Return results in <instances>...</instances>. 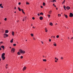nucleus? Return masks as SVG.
<instances>
[{"instance_id": "f257e3e1", "label": "nucleus", "mask_w": 73, "mask_h": 73, "mask_svg": "<svg viewBox=\"0 0 73 73\" xmlns=\"http://www.w3.org/2000/svg\"><path fill=\"white\" fill-rule=\"evenodd\" d=\"M19 52L21 53H22V54H24L25 53V52L24 50H22L20 49L19 50Z\"/></svg>"}, {"instance_id": "f03ea898", "label": "nucleus", "mask_w": 73, "mask_h": 73, "mask_svg": "<svg viewBox=\"0 0 73 73\" xmlns=\"http://www.w3.org/2000/svg\"><path fill=\"white\" fill-rule=\"evenodd\" d=\"M15 51V49L14 48H12L11 50V52L12 53H14Z\"/></svg>"}, {"instance_id": "7ed1b4c3", "label": "nucleus", "mask_w": 73, "mask_h": 73, "mask_svg": "<svg viewBox=\"0 0 73 73\" xmlns=\"http://www.w3.org/2000/svg\"><path fill=\"white\" fill-rule=\"evenodd\" d=\"M69 17H73V14L72 13H70Z\"/></svg>"}, {"instance_id": "20e7f679", "label": "nucleus", "mask_w": 73, "mask_h": 73, "mask_svg": "<svg viewBox=\"0 0 73 73\" xmlns=\"http://www.w3.org/2000/svg\"><path fill=\"white\" fill-rule=\"evenodd\" d=\"M66 9H67V10H69V9H70V7L69 6H67L66 7Z\"/></svg>"}, {"instance_id": "39448f33", "label": "nucleus", "mask_w": 73, "mask_h": 73, "mask_svg": "<svg viewBox=\"0 0 73 73\" xmlns=\"http://www.w3.org/2000/svg\"><path fill=\"white\" fill-rule=\"evenodd\" d=\"M1 57L3 60H4L5 58V56H1Z\"/></svg>"}, {"instance_id": "423d86ee", "label": "nucleus", "mask_w": 73, "mask_h": 73, "mask_svg": "<svg viewBox=\"0 0 73 73\" xmlns=\"http://www.w3.org/2000/svg\"><path fill=\"white\" fill-rule=\"evenodd\" d=\"M27 68V67H24L23 69V71H24L25 70H26V69Z\"/></svg>"}, {"instance_id": "0eeeda50", "label": "nucleus", "mask_w": 73, "mask_h": 73, "mask_svg": "<svg viewBox=\"0 0 73 73\" xmlns=\"http://www.w3.org/2000/svg\"><path fill=\"white\" fill-rule=\"evenodd\" d=\"M1 48H3V50H4V48H5V47L4 46H1Z\"/></svg>"}, {"instance_id": "6e6552de", "label": "nucleus", "mask_w": 73, "mask_h": 73, "mask_svg": "<svg viewBox=\"0 0 73 73\" xmlns=\"http://www.w3.org/2000/svg\"><path fill=\"white\" fill-rule=\"evenodd\" d=\"M4 35L6 36V37L8 36V35H7V34H4Z\"/></svg>"}, {"instance_id": "1a4fd4ad", "label": "nucleus", "mask_w": 73, "mask_h": 73, "mask_svg": "<svg viewBox=\"0 0 73 73\" xmlns=\"http://www.w3.org/2000/svg\"><path fill=\"white\" fill-rule=\"evenodd\" d=\"M4 56H5V53H3L2 54L1 57Z\"/></svg>"}, {"instance_id": "9d476101", "label": "nucleus", "mask_w": 73, "mask_h": 73, "mask_svg": "<svg viewBox=\"0 0 73 73\" xmlns=\"http://www.w3.org/2000/svg\"><path fill=\"white\" fill-rule=\"evenodd\" d=\"M52 11H49L48 12V13H49V14H52Z\"/></svg>"}, {"instance_id": "9b49d317", "label": "nucleus", "mask_w": 73, "mask_h": 73, "mask_svg": "<svg viewBox=\"0 0 73 73\" xmlns=\"http://www.w3.org/2000/svg\"><path fill=\"white\" fill-rule=\"evenodd\" d=\"M64 16L67 19L68 18V15H65V14H64Z\"/></svg>"}, {"instance_id": "f8f14e48", "label": "nucleus", "mask_w": 73, "mask_h": 73, "mask_svg": "<svg viewBox=\"0 0 73 73\" xmlns=\"http://www.w3.org/2000/svg\"><path fill=\"white\" fill-rule=\"evenodd\" d=\"M40 19L41 20H42V19H43V17H40Z\"/></svg>"}, {"instance_id": "ddd939ff", "label": "nucleus", "mask_w": 73, "mask_h": 73, "mask_svg": "<svg viewBox=\"0 0 73 73\" xmlns=\"http://www.w3.org/2000/svg\"><path fill=\"white\" fill-rule=\"evenodd\" d=\"M13 38H12V39L10 41V42H11V43H12V42H13Z\"/></svg>"}, {"instance_id": "4468645a", "label": "nucleus", "mask_w": 73, "mask_h": 73, "mask_svg": "<svg viewBox=\"0 0 73 73\" xmlns=\"http://www.w3.org/2000/svg\"><path fill=\"white\" fill-rule=\"evenodd\" d=\"M17 54L18 55H20V54H21L20 53V52H17Z\"/></svg>"}, {"instance_id": "2eb2a0df", "label": "nucleus", "mask_w": 73, "mask_h": 73, "mask_svg": "<svg viewBox=\"0 0 73 73\" xmlns=\"http://www.w3.org/2000/svg\"><path fill=\"white\" fill-rule=\"evenodd\" d=\"M8 33V30H5V33Z\"/></svg>"}, {"instance_id": "dca6fc26", "label": "nucleus", "mask_w": 73, "mask_h": 73, "mask_svg": "<svg viewBox=\"0 0 73 73\" xmlns=\"http://www.w3.org/2000/svg\"><path fill=\"white\" fill-rule=\"evenodd\" d=\"M50 25H51V26H52L53 25V23H50Z\"/></svg>"}, {"instance_id": "f3484780", "label": "nucleus", "mask_w": 73, "mask_h": 73, "mask_svg": "<svg viewBox=\"0 0 73 73\" xmlns=\"http://www.w3.org/2000/svg\"><path fill=\"white\" fill-rule=\"evenodd\" d=\"M14 32H12V35L13 36H14Z\"/></svg>"}, {"instance_id": "a211bd4d", "label": "nucleus", "mask_w": 73, "mask_h": 73, "mask_svg": "<svg viewBox=\"0 0 73 73\" xmlns=\"http://www.w3.org/2000/svg\"><path fill=\"white\" fill-rule=\"evenodd\" d=\"M18 9L19 11H21V9H20L19 7H18Z\"/></svg>"}, {"instance_id": "6ab92c4d", "label": "nucleus", "mask_w": 73, "mask_h": 73, "mask_svg": "<svg viewBox=\"0 0 73 73\" xmlns=\"http://www.w3.org/2000/svg\"><path fill=\"white\" fill-rule=\"evenodd\" d=\"M45 30L46 32H48V30H47V29H46V28H45Z\"/></svg>"}, {"instance_id": "aec40b11", "label": "nucleus", "mask_w": 73, "mask_h": 73, "mask_svg": "<svg viewBox=\"0 0 73 73\" xmlns=\"http://www.w3.org/2000/svg\"><path fill=\"white\" fill-rule=\"evenodd\" d=\"M40 15H44V13H43L42 12H41L40 13Z\"/></svg>"}, {"instance_id": "412c9836", "label": "nucleus", "mask_w": 73, "mask_h": 73, "mask_svg": "<svg viewBox=\"0 0 73 73\" xmlns=\"http://www.w3.org/2000/svg\"><path fill=\"white\" fill-rule=\"evenodd\" d=\"M43 6H45V3L44 2H43Z\"/></svg>"}, {"instance_id": "4be33fe9", "label": "nucleus", "mask_w": 73, "mask_h": 73, "mask_svg": "<svg viewBox=\"0 0 73 73\" xmlns=\"http://www.w3.org/2000/svg\"><path fill=\"white\" fill-rule=\"evenodd\" d=\"M58 16L59 17H61V14H58Z\"/></svg>"}, {"instance_id": "5701e85b", "label": "nucleus", "mask_w": 73, "mask_h": 73, "mask_svg": "<svg viewBox=\"0 0 73 73\" xmlns=\"http://www.w3.org/2000/svg\"><path fill=\"white\" fill-rule=\"evenodd\" d=\"M43 61H44V62H45V61H46V59H43Z\"/></svg>"}, {"instance_id": "b1692460", "label": "nucleus", "mask_w": 73, "mask_h": 73, "mask_svg": "<svg viewBox=\"0 0 73 73\" xmlns=\"http://www.w3.org/2000/svg\"><path fill=\"white\" fill-rule=\"evenodd\" d=\"M53 45H54V46H56L57 45H56V44L55 43V44H53Z\"/></svg>"}, {"instance_id": "393cba45", "label": "nucleus", "mask_w": 73, "mask_h": 73, "mask_svg": "<svg viewBox=\"0 0 73 73\" xmlns=\"http://www.w3.org/2000/svg\"><path fill=\"white\" fill-rule=\"evenodd\" d=\"M65 2V0H64V1L62 3V4H63Z\"/></svg>"}, {"instance_id": "a878e982", "label": "nucleus", "mask_w": 73, "mask_h": 73, "mask_svg": "<svg viewBox=\"0 0 73 73\" xmlns=\"http://www.w3.org/2000/svg\"><path fill=\"white\" fill-rule=\"evenodd\" d=\"M48 18H49L50 17V15H48Z\"/></svg>"}, {"instance_id": "bb28decb", "label": "nucleus", "mask_w": 73, "mask_h": 73, "mask_svg": "<svg viewBox=\"0 0 73 73\" xmlns=\"http://www.w3.org/2000/svg\"><path fill=\"white\" fill-rule=\"evenodd\" d=\"M23 58V56H21L20 58H21V59H22V58Z\"/></svg>"}, {"instance_id": "cd10ccee", "label": "nucleus", "mask_w": 73, "mask_h": 73, "mask_svg": "<svg viewBox=\"0 0 73 73\" xmlns=\"http://www.w3.org/2000/svg\"><path fill=\"white\" fill-rule=\"evenodd\" d=\"M26 4L27 5H28V4L29 5V3L27 2H26Z\"/></svg>"}, {"instance_id": "c85d7f7f", "label": "nucleus", "mask_w": 73, "mask_h": 73, "mask_svg": "<svg viewBox=\"0 0 73 73\" xmlns=\"http://www.w3.org/2000/svg\"><path fill=\"white\" fill-rule=\"evenodd\" d=\"M13 46H16V44H13Z\"/></svg>"}, {"instance_id": "c756f323", "label": "nucleus", "mask_w": 73, "mask_h": 73, "mask_svg": "<svg viewBox=\"0 0 73 73\" xmlns=\"http://www.w3.org/2000/svg\"><path fill=\"white\" fill-rule=\"evenodd\" d=\"M31 36L32 37H33V34H31Z\"/></svg>"}, {"instance_id": "7c9ffc66", "label": "nucleus", "mask_w": 73, "mask_h": 73, "mask_svg": "<svg viewBox=\"0 0 73 73\" xmlns=\"http://www.w3.org/2000/svg\"><path fill=\"white\" fill-rule=\"evenodd\" d=\"M4 20L5 21H7V18H5Z\"/></svg>"}, {"instance_id": "2f4dec72", "label": "nucleus", "mask_w": 73, "mask_h": 73, "mask_svg": "<svg viewBox=\"0 0 73 73\" xmlns=\"http://www.w3.org/2000/svg\"><path fill=\"white\" fill-rule=\"evenodd\" d=\"M63 58H64L63 57H61V60H63Z\"/></svg>"}, {"instance_id": "473e14b6", "label": "nucleus", "mask_w": 73, "mask_h": 73, "mask_svg": "<svg viewBox=\"0 0 73 73\" xmlns=\"http://www.w3.org/2000/svg\"><path fill=\"white\" fill-rule=\"evenodd\" d=\"M32 19L33 20H35V17H33L32 18Z\"/></svg>"}, {"instance_id": "72a5a7b5", "label": "nucleus", "mask_w": 73, "mask_h": 73, "mask_svg": "<svg viewBox=\"0 0 73 73\" xmlns=\"http://www.w3.org/2000/svg\"><path fill=\"white\" fill-rule=\"evenodd\" d=\"M58 37H59V36L58 35H57L56 36V38H58Z\"/></svg>"}, {"instance_id": "f704fd0d", "label": "nucleus", "mask_w": 73, "mask_h": 73, "mask_svg": "<svg viewBox=\"0 0 73 73\" xmlns=\"http://www.w3.org/2000/svg\"><path fill=\"white\" fill-rule=\"evenodd\" d=\"M0 44H3V41H1L0 42Z\"/></svg>"}, {"instance_id": "c9c22d12", "label": "nucleus", "mask_w": 73, "mask_h": 73, "mask_svg": "<svg viewBox=\"0 0 73 73\" xmlns=\"http://www.w3.org/2000/svg\"><path fill=\"white\" fill-rule=\"evenodd\" d=\"M56 2V0H53V3H54V2Z\"/></svg>"}, {"instance_id": "e433bc0d", "label": "nucleus", "mask_w": 73, "mask_h": 73, "mask_svg": "<svg viewBox=\"0 0 73 73\" xmlns=\"http://www.w3.org/2000/svg\"><path fill=\"white\" fill-rule=\"evenodd\" d=\"M18 4H19V5H20V4H21V3L20 2H19L18 3Z\"/></svg>"}, {"instance_id": "4c0bfd02", "label": "nucleus", "mask_w": 73, "mask_h": 73, "mask_svg": "<svg viewBox=\"0 0 73 73\" xmlns=\"http://www.w3.org/2000/svg\"><path fill=\"white\" fill-rule=\"evenodd\" d=\"M49 41L50 42V41H51V39H49Z\"/></svg>"}, {"instance_id": "58836bf2", "label": "nucleus", "mask_w": 73, "mask_h": 73, "mask_svg": "<svg viewBox=\"0 0 73 73\" xmlns=\"http://www.w3.org/2000/svg\"><path fill=\"white\" fill-rule=\"evenodd\" d=\"M22 12L23 13H24V14H25V12H24V11H22Z\"/></svg>"}, {"instance_id": "ea45409f", "label": "nucleus", "mask_w": 73, "mask_h": 73, "mask_svg": "<svg viewBox=\"0 0 73 73\" xmlns=\"http://www.w3.org/2000/svg\"><path fill=\"white\" fill-rule=\"evenodd\" d=\"M64 8H66V7H65V5L64 6Z\"/></svg>"}, {"instance_id": "a19ab883", "label": "nucleus", "mask_w": 73, "mask_h": 73, "mask_svg": "<svg viewBox=\"0 0 73 73\" xmlns=\"http://www.w3.org/2000/svg\"><path fill=\"white\" fill-rule=\"evenodd\" d=\"M1 8H3V6H1Z\"/></svg>"}, {"instance_id": "79ce46f5", "label": "nucleus", "mask_w": 73, "mask_h": 73, "mask_svg": "<svg viewBox=\"0 0 73 73\" xmlns=\"http://www.w3.org/2000/svg\"><path fill=\"white\" fill-rule=\"evenodd\" d=\"M41 42H42V44H44V42H42V41H41Z\"/></svg>"}, {"instance_id": "37998d69", "label": "nucleus", "mask_w": 73, "mask_h": 73, "mask_svg": "<svg viewBox=\"0 0 73 73\" xmlns=\"http://www.w3.org/2000/svg\"><path fill=\"white\" fill-rule=\"evenodd\" d=\"M2 5V4H0V7H1Z\"/></svg>"}, {"instance_id": "c03bdc74", "label": "nucleus", "mask_w": 73, "mask_h": 73, "mask_svg": "<svg viewBox=\"0 0 73 73\" xmlns=\"http://www.w3.org/2000/svg\"><path fill=\"white\" fill-rule=\"evenodd\" d=\"M38 16H40V14L38 13Z\"/></svg>"}, {"instance_id": "a18cd8bd", "label": "nucleus", "mask_w": 73, "mask_h": 73, "mask_svg": "<svg viewBox=\"0 0 73 73\" xmlns=\"http://www.w3.org/2000/svg\"><path fill=\"white\" fill-rule=\"evenodd\" d=\"M73 37H72L71 39V40H72V39H73Z\"/></svg>"}, {"instance_id": "49530a36", "label": "nucleus", "mask_w": 73, "mask_h": 73, "mask_svg": "<svg viewBox=\"0 0 73 73\" xmlns=\"http://www.w3.org/2000/svg\"><path fill=\"white\" fill-rule=\"evenodd\" d=\"M40 7H41V8H43V7H42V6H40Z\"/></svg>"}, {"instance_id": "de8ad7c7", "label": "nucleus", "mask_w": 73, "mask_h": 73, "mask_svg": "<svg viewBox=\"0 0 73 73\" xmlns=\"http://www.w3.org/2000/svg\"><path fill=\"white\" fill-rule=\"evenodd\" d=\"M1 50V47H0V50Z\"/></svg>"}, {"instance_id": "09e8293b", "label": "nucleus", "mask_w": 73, "mask_h": 73, "mask_svg": "<svg viewBox=\"0 0 73 73\" xmlns=\"http://www.w3.org/2000/svg\"><path fill=\"white\" fill-rule=\"evenodd\" d=\"M21 11H24V10H23V9H21Z\"/></svg>"}, {"instance_id": "8fccbe9b", "label": "nucleus", "mask_w": 73, "mask_h": 73, "mask_svg": "<svg viewBox=\"0 0 73 73\" xmlns=\"http://www.w3.org/2000/svg\"><path fill=\"white\" fill-rule=\"evenodd\" d=\"M5 67H6V69H7V68H8V67H7L6 66H5Z\"/></svg>"}, {"instance_id": "3c124183", "label": "nucleus", "mask_w": 73, "mask_h": 73, "mask_svg": "<svg viewBox=\"0 0 73 73\" xmlns=\"http://www.w3.org/2000/svg\"><path fill=\"white\" fill-rule=\"evenodd\" d=\"M55 5H54V4H53V6H54Z\"/></svg>"}, {"instance_id": "603ef678", "label": "nucleus", "mask_w": 73, "mask_h": 73, "mask_svg": "<svg viewBox=\"0 0 73 73\" xmlns=\"http://www.w3.org/2000/svg\"><path fill=\"white\" fill-rule=\"evenodd\" d=\"M56 10H58V9L57 8H56Z\"/></svg>"}, {"instance_id": "864d4df0", "label": "nucleus", "mask_w": 73, "mask_h": 73, "mask_svg": "<svg viewBox=\"0 0 73 73\" xmlns=\"http://www.w3.org/2000/svg\"><path fill=\"white\" fill-rule=\"evenodd\" d=\"M55 62H57V60H55Z\"/></svg>"}, {"instance_id": "5fc2aeb1", "label": "nucleus", "mask_w": 73, "mask_h": 73, "mask_svg": "<svg viewBox=\"0 0 73 73\" xmlns=\"http://www.w3.org/2000/svg\"><path fill=\"white\" fill-rule=\"evenodd\" d=\"M15 9H16V7H15Z\"/></svg>"}, {"instance_id": "6e6d98bb", "label": "nucleus", "mask_w": 73, "mask_h": 73, "mask_svg": "<svg viewBox=\"0 0 73 73\" xmlns=\"http://www.w3.org/2000/svg\"><path fill=\"white\" fill-rule=\"evenodd\" d=\"M54 7H56V6L55 5L54 6Z\"/></svg>"}, {"instance_id": "4d7b16f0", "label": "nucleus", "mask_w": 73, "mask_h": 73, "mask_svg": "<svg viewBox=\"0 0 73 73\" xmlns=\"http://www.w3.org/2000/svg\"><path fill=\"white\" fill-rule=\"evenodd\" d=\"M55 59L56 60V59H57V58L56 57L55 58Z\"/></svg>"}, {"instance_id": "13d9d810", "label": "nucleus", "mask_w": 73, "mask_h": 73, "mask_svg": "<svg viewBox=\"0 0 73 73\" xmlns=\"http://www.w3.org/2000/svg\"><path fill=\"white\" fill-rule=\"evenodd\" d=\"M53 37H54V38H55V36H54Z\"/></svg>"}, {"instance_id": "bf43d9fd", "label": "nucleus", "mask_w": 73, "mask_h": 73, "mask_svg": "<svg viewBox=\"0 0 73 73\" xmlns=\"http://www.w3.org/2000/svg\"><path fill=\"white\" fill-rule=\"evenodd\" d=\"M56 60H57V61H58V59H56Z\"/></svg>"}, {"instance_id": "052dcab7", "label": "nucleus", "mask_w": 73, "mask_h": 73, "mask_svg": "<svg viewBox=\"0 0 73 73\" xmlns=\"http://www.w3.org/2000/svg\"><path fill=\"white\" fill-rule=\"evenodd\" d=\"M68 39H70V38H69V37H68Z\"/></svg>"}, {"instance_id": "680f3d73", "label": "nucleus", "mask_w": 73, "mask_h": 73, "mask_svg": "<svg viewBox=\"0 0 73 73\" xmlns=\"http://www.w3.org/2000/svg\"><path fill=\"white\" fill-rule=\"evenodd\" d=\"M64 9L65 10H66V9L65 8H64Z\"/></svg>"}, {"instance_id": "e2e57ef3", "label": "nucleus", "mask_w": 73, "mask_h": 73, "mask_svg": "<svg viewBox=\"0 0 73 73\" xmlns=\"http://www.w3.org/2000/svg\"><path fill=\"white\" fill-rule=\"evenodd\" d=\"M33 28H35V27H33Z\"/></svg>"}, {"instance_id": "0e129e2a", "label": "nucleus", "mask_w": 73, "mask_h": 73, "mask_svg": "<svg viewBox=\"0 0 73 73\" xmlns=\"http://www.w3.org/2000/svg\"><path fill=\"white\" fill-rule=\"evenodd\" d=\"M10 48L11 49V47H10Z\"/></svg>"}, {"instance_id": "69168bd1", "label": "nucleus", "mask_w": 73, "mask_h": 73, "mask_svg": "<svg viewBox=\"0 0 73 73\" xmlns=\"http://www.w3.org/2000/svg\"><path fill=\"white\" fill-rule=\"evenodd\" d=\"M25 20H26V18H25Z\"/></svg>"}, {"instance_id": "338daca9", "label": "nucleus", "mask_w": 73, "mask_h": 73, "mask_svg": "<svg viewBox=\"0 0 73 73\" xmlns=\"http://www.w3.org/2000/svg\"><path fill=\"white\" fill-rule=\"evenodd\" d=\"M33 39H34V40H35V38H33Z\"/></svg>"}, {"instance_id": "774afa93", "label": "nucleus", "mask_w": 73, "mask_h": 73, "mask_svg": "<svg viewBox=\"0 0 73 73\" xmlns=\"http://www.w3.org/2000/svg\"><path fill=\"white\" fill-rule=\"evenodd\" d=\"M6 66H8V64H6Z\"/></svg>"}]
</instances>
